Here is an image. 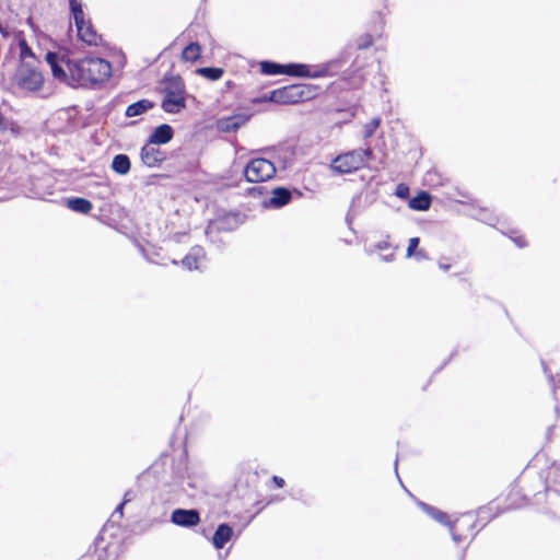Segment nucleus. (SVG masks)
I'll return each mask as SVG.
<instances>
[{"mask_svg":"<svg viewBox=\"0 0 560 560\" xmlns=\"http://www.w3.org/2000/svg\"><path fill=\"white\" fill-rule=\"evenodd\" d=\"M46 61L51 68L55 79L66 81L71 85L93 86L103 83L112 75V66L102 58H83L67 63L69 75L60 66L59 55L52 51L46 54Z\"/></svg>","mask_w":560,"mask_h":560,"instance_id":"obj_1","label":"nucleus"},{"mask_svg":"<svg viewBox=\"0 0 560 560\" xmlns=\"http://www.w3.org/2000/svg\"><path fill=\"white\" fill-rule=\"evenodd\" d=\"M339 60H329L319 65H305V63H288L280 65L271 61H264L260 63V69L264 74H288L299 78L319 79L337 74V67Z\"/></svg>","mask_w":560,"mask_h":560,"instance_id":"obj_2","label":"nucleus"},{"mask_svg":"<svg viewBox=\"0 0 560 560\" xmlns=\"http://www.w3.org/2000/svg\"><path fill=\"white\" fill-rule=\"evenodd\" d=\"M316 88L311 84H292L272 90L260 100L277 104H295L310 100L315 94Z\"/></svg>","mask_w":560,"mask_h":560,"instance_id":"obj_3","label":"nucleus"},{"mask_svg":"<svg viewBox=\"0 0 560 560\" xmlns=\"http://www.w3.org/2000/svg\"><path fill=\"white\" fill-rule=\"evenodd\" d=\"M162 108L170 114H177L185 108V84L179 77H172L164 82Z\"/></svg>","mask_w":560,"mask_h":560,"instance_id":"obj_4","label":"nucleus"},{"mask_svg":"<svg viewBox=\"0 0 560 560\" xmlns=\"http://www.w3.org/2000/svg\"><path fill=\"white\" fill-rule=\"evenodd\" d=\"M40 65L19 63L13 81L16 86L26 92H38L44 85Z\"/></svg>","mask_w":560,"mask_h":560,"instance_id":"obj_5","label":"nucleus"},{"mask_svg":"<svg viewBox=\"0 0 560 560\" xmlns=\"http://www.w3.org/2000/svg\"><path fill=\"white\" fill-rule=\"evenodd\" d=\"M371 155L372 150L369 145L364 149L352 150L335 158L331 168L338 173H352L363 167Z\"/></svg>","mask_w":560,"mask_h":560,"instance_id":"obj_6","label":"nucleus"},{"mask_svg":"<svg viewBox=\"0 0 560 560\" xmlns=\"http://www.w3.org/2000/svg\"><path fill=\"white\" fill-rule=\"evenodd\" d=\"M69 7L77 26L79 38L88 45H98L101 36L93 28L91 22L85 20V14L81 1L69 0Z\"/></svg>","mask_w":560,"mask_h":560,"instance_id":"obj_7","label":"nucleus"},{"mask_svg":"<svg viewBox=\"0 0 560 560\" xmlns=\"http://www.w3.org/2000/svg\"><path fill=\"white\" fill-rule=\"evenodd\" d=\"M418 505L421 508V510L423 512H425L430 517H432L433 520H435L436 522L443 524V525H446L450 527V530H451V535H452V538L453 540L456 542V544H459L464 540H466V536H463L462 534L458 533V529H459V521H456V522H450L448 521V516L446 513L435 509L434 506H431L424 502H418Z\"/></svg>","mask_w":560,"mask_h":560,"instance_id":"obj_8","label":"nucleus"},{"mask_svg":"<svg viewBox=\"0 0 560 560\" xmlns=\"http://www.w3.org/2000/svg\"><path fill=\"white\" fill-rule=\"evenodd\" d=\"M31 179V191L27 196L39 199H47L54 196L52 184L56 183L55 177H28Z\"/></svg>","mask_w":560,"mask_h":560,"instance_id":"obj_9","label":"nucleus"},{"mask_svg":"<svg viewBox=\"0 0 560 560\" xmlns=\"http://www.w3.org/2000/svg\"><path fill=\"white\" fill-rule=\"evenodd\" d=\"M277 171L278 167L275 162L264 158H256L246 164L243 175H275Z\"/></svg>","mask_w":560,"mask_h":560,"instance_id":"obj_10","label":"nucleus"},{"mask_svg":"<svg viewBox=\"0 0 560 560\" xmlns=\"http://www.w3.org/2000/svg\"><path fill=\"white\" fill-rule=\"evenodd\" d=\"M171 522L182 527H194L199 524L200 514L194 509H176L172 512Z\"/></svg>","mask_w":560,"mask_h":560,"instance_id":"obj_11","label":"nucleus"},{"mask_svg":"<svg viewBox=\"0 0 560 560\" xmlns=\"http://www.w3.org/2000/svg\"><path fill=\"white\" fill-rule=\"evenodd\" d=\"M292 192L284 187H277L272 189L271 197L262 201L264 208L279 209L288 205L291 200Z\"/></svg>","mask_w":560,"mask_h":560,"instance_id":"obj_12","label":"nucleus"},{"mask_svg":"<svg viewBox=\"0 0 560 560\" xmlns=\"http://www.w3.org/2000/svg\"><path fill=\"white\" fill-rule=\"evenodd\" d=\"M546 494L549 500L560 499V467H551L546 478Z\"/></svg>","mask_w":560,"mask_h":560,"instance_id":"obj_13","label":"nucleus"},{"mask_svg":"<svg viewBox=\"0 0 560 560\" xmlns=\"http://www.w3.org/2000/svg\"><path fill=\"white\" fill-rule=\"evenodd\" d=\"M206 259V253L201 246H194L189 253L183 258L182 265L188 269H200L202 262Z\"/></svg>","mask_w":560,"mask_h":560,"instance_id":"obj_14","label":"nucleus"},{"mask_svg":"<svg viewBox=\"0 0 560 560\" xmlns=\"http://www.w3.org/2000/svg\"><path fill=\"white\" fill-rule=\"evenodd\" d=\"M140 158L143 164L149 167H154L164 160V153L152 145V143H147L141 149Z\"/></svg>","mask_w":560,"mask_h":560,"instance_id":"obj_15","label":"nucleus"},{"mask_svg":"<svg viewBox=\"0 0 560 560\" xmlns=\"http://www.w3.org/2000/svg\"><path fill=\"white\" fill-rule=\"evenodd\" d=\"M373 44V38L370 34H364L362 36H360L355 43H354V46L350 45L347 47V49L343 51L341 58H338L337 60H339V65L338 67L336 68L337 69V73L339 72L340 68H341V63L343 62V60L348 57H350L352 55V50L353 49H357V50H363V49H366L369 48L370 46H372Z\"/></svg>","mask_w":560,"mask_h":560,"instance_id":"obj_16","label":"nucleus"},{"mask_svg":"<svg viewBox=\"0 0 560 560\" xmlns=\"http://www.w3.org/2000/svg\"><path fill=\"white\" fill-rule=\"evenodd\" d=\"M232 536L233 528L226 523L220 524L212 537L214 548L222 549L231 540Z\"/></svg>","mask_w":560,"mask_h":560,"instance_id":"obj_17","label":"nucleus"},{"mask_svg":"<svg viewBox=\"0 0 560 560\" xmlns=\"http://www.w3.org/2000/svg\"><path fill=\"white\" fill-rule=\"evenodd\" d=\"M173 138V129L170 125L163 124L156 127L150 136L149 143L152 145L167 143Z\"/></svg>","mask_w":560,"mask_h":560,"instance_id":"obj_18","label":"nucleus"},{"mask_svg":"<svg viewBox=\"0 0 560 560\" xmlns=\"http://www.w3.org/2000/svg\"><path fill=\"white\" fill-rule=\"evenodd\" d=\"M247 117L244 115H235L219 120V128L224 132L235 131L247 121Z\"/></svg>","mask_w":560,"mask_h":560,"instance_id":"obj_19","label":"nucleus"},{"mask_svg":"<svg viewBox=\"0 0 560 560\" xmlns=\"http://www.w3.org/2000/svg\"><path fill=\"white\" fill-rule=\"evenodd\" d=\"M19 63L40 65V60L27 45L25 39L19 42Z\"/></svg>","mask_w":560,"mask_h":560,"instance_id":"obj_20","label":"nucleus"},{"mask_svg":"<svg viewBox=\"0 0 560 560\" xmlns=\"http://www.w3.org/2000/svg\"><path fill=\"white\" fill-rule=\"evenodd\" d=\"M153 106H154L153 102H151L147 98H143L133 104H130L127 107L125 115L127 117L140 116V115L144 114L145 112H148L149 109L153 108Z\"/></svg>","mask_w":560,"mask_h":560,"instance_id":"obj_21","label":"nucleus"},{"mask_svg":"<svg viewBox=\"0 0 560 560\" xmlns=\"http://www.w3.org/2000/svg\"><path fill=\"white\" fill-rule=\"evenodd\" d=\"M66 203L70 210L79 213H88L92 209V203L83 198H69Z\"/></svg>","mask_w":560,"mask_h":560,"instance_id":"obj_22","label":"nucleus"},{"mask_svg":"<svg viewBox=\"0 0 560 560\" xmlns=\"http://www.w3.org/2000/svg\"><path fill=\"white\" fill-rule=\"evenodd\" d=\"M431 199L429 194L422 191L409 200V207L413 210L424 211L430 208Z\"/></svg>","mask_w":560,"mask_h":560,"instance_id":"obj_23","label":"nucleus"},{"mask_svg":"<svg viewBox=\"0 0 560 560\" xmlns=\"http://www.w3.org/2000/svg\"><path fill=\"white\" fill-rule=\"evenodd\" d=\"M114 172L124 175L130 170V160L126 154H117L112 162Z\"/></svg>","mask_w":560,"mask_h":560,"instance_id":"obj_24","label":"nucleus"},{"mask_svg":"<svg viewBox=\"0 0 560 560\" xmlns=\"http://www.w3.org/2000/svg\"><path fill=\"white\" fill-rule=\"evenodd\" d=\"M201 54V47L198 43H190L187 45L182 52V58L185 61L194 62L198 60Z\"/></svg>","mask_w":560,"mask_h":560,"instance_id":"obj_25","label":"nucleus"},{"mask_svg":"<svg viewBox=\"0 0 560 560\" xmlns=\"http://www.w3.org/2000/svg\"><path fill=\"white\" fill-rule=\"evenodd\" d=\"M351 74H353V77L351 78L350 85L352 88H358L364 79V74L361 73V65L359 63V56L355 57V59L351 63Z\"/></svg>","mask_w":560,"mask_h":560,"instance_id":"obj_26","label":"nucleus"},{"mask_svg":"<svg viewBox=\"0 0 560 560\" xmlns=\"http://www.w3.org/2000/svg\"><path fill=\"white\" fill-rule=\"evenodd\" d=\"M197 72L211 81L219 80L223 75V70L214 67L200 68Z\"/></svg>","mask_w":560,"mask_h":560,"instance_id":"obj_27","label":"nucleus"},{"mask_svg":"<svg viewBox=\"0 0 560 560\" xmlns=\"http://www.w3.org/2000/svg\"><path fill=\"white\" fill-rule=\"evenodd\" d=\"M380 124H381V118L380 117H374L370 121L364 124V126H363V139L364 140L370 139L374 135L376 129L380 127Z\"/></svg>","mask_w":560,"mask_h":560,"instance_id":"obj_28","label":"nucleus"},{"mask_svg":"<svg viewBox=\"0 0 560 560\" xmlns=\"http://www.w3.org/2000/svg\"><path fill=\"white\" fill-rule=\"evenodd\" d=\"M419 237H411L409 240V243H408V247H407V257H412L417 252V247L419 245Z\"/></svg>","mask_w":560,"mask_h":560,"instance_id":"obj_29","label":"nucleus"},{"mask_svg":"<svg viewBox=\"0 0 560 560\" xmlns=\"http://www.w3.org/2000/svg\"><path fill=\"white\" fill-rule=\"evenodd\" d=\"M396 195L402 199L408 198L409 197V187L405 184H399L396 189Z\"/></svg>","mask_w":560,"mask_h":560,"instance_id":"obj_30","label":"nucleus"},{"mask_svg":"<svg viewBox=\"0 0 560 560\" xmlns=\"http://www.w3.org/2000/svg\"><path fill=\"white\" fill-rule=\"evenodd\" d=\"M511 238L513 240V242L515 243V245H516L517 247H520V248L525 247V246L527 245L526 240H525L523 236H521V235H517V236H515V237H512V236H511Z\"/></svg>","mask_w":560,"mask_h":560,"instance_id":"obj_31","label":"nucleus"},{"mask_svg":"<svg viewBox=\"0 0 560 560\" xmlns=\"http://www.w3.org/2000/svg\"><path fill=\"white\" fill-rule=\"evenodd\" d=\"M389 247V243L387 240H383L374 245L375 250H385Z\"/></svg>","mask_w":560,"mask_h":560,"instance_id":"obj_32","label":"nucleus"},{"mask_svg":"<svg viewBox=\"0 0 560 560\" xmlns=\"http://www.w3.org/2000/svg\"><path fill=\"white\" fill-rule=\"evenodd\" d=\"M109 192H110L109 187L107 185H104L102 187V189L98 192H96L95 195H97L100 198H106L109 195Z\"/></svg>","mask_w":560,"mask_h":560,"instance_id":"obj_33","label":"nucleus"},{"mask_svg":"<svg viewBox=\"0 0 560 560\" xmlns=\"http://www.w3.org/2000/svg\"><path fill=\"white\" fill-rule=\"evenodd\" d=\"M272 481L275 482V485L278 487V488H282L284 486V479L279 477V476H273L272 477Z\"/></svg>","mask_w":560,"mask_h":560,"instance_id":"obj_34","label":"nucleus"},{"mask_svg":"<svg viewBox=\"0 0 560 560\" xmlns=\"http://www.w3.org/2000/svg\"><path fill=\"white\" fill-rule=\"evenodd\" d=\"M125 504H126V503H124V502H122V503H120V504L116 508V510L114 511V513H113L112 517H115L116 515H118V516L120 517V516L122 515V509H124V505H125Z\"/></svg>","mask_w":560,"mask_h":560,"instance_id":"obj_35","label":"nucleus"},{"mask_svg":"<svg viewBox=\"0 0 560 560\" xmlns=\"http://www.w3.org/2000/svg\"><path fill=\"white\" fill-rule=\"evenodd\" d=\"M268 177H257V178H253L250 176H247L246 179L247 182H250V183H258V182H264L265 179H267Z\"/></svg>","mask_w":560,"mask_h":560,"instance_id":"obj_36","label":"nucleus"},{"mask_svg":"<svg viewBox=\"0 0 560 560\" xmlns=\"http://www.w3.org/2000/svg\"><path fill=\"white\" fill-rule=\"evenodd\" d=\"M415 256H416L417 259H422V258L425 259L427 258V255H425V253L422 249L418 250L415 254Z\"/></svg>","mask_w":560,"mask_h":560,"instance_id":"obj_37","label":"nucleus"},{"mask_svg":"<svg viewBox=\"0 0 560 560\" xmlns=\"http://www.w3.org/2000/svg\"><path fill=\"white\" fill-rule=\"evenodd\" d=\"M131 499H132V492H131V491H127V492L125 493V497H124V501H122V502H124V503H127V502L131 501Z\"/></svg>","mask_w":560,"mask_h":560,"instance_id":"obj_38","label":"nucleus"},{"mask_svg":"<svg viewBox=\"0 0 560 560\" xmlns=\"http://www.w3.org/2000/svg\"><path fill=\"white\" fill-rule=\"evenodd\" d=\"M381 259L384 260V261H393L394 260V254L383 255V256H381Z\"/></svg>","mask_w":560,"mask_h":560,"instance_id":"obj_39","label":"nucleus"},{"mask_svg":"<svg viewBox=\"0 0 560 560\" xmlns=\"http://www.w3.org/2000/svg\"><path fill=\"white\" fill-rule=\"evenodd\" d=\"M439 267H440L443 271H447V270L450 269V267H451V266H450V265H447V264H442V262H440V264H439Z\"/></svg>","mask_w":560,"mask_h":560,"instance_id":"obj_40","label":"nucleus"},{"mask_svg":"<svg viewBox=\"0 0 560 560\" xmlns=\"http://www.w3.org/2000/svg\"><path fill=\"white\" fill-rule=\"evenodd\" d=\"M305 189H306L307 191H310V192H313V191H314V187H312V186H311V184H310V185H305Z\"/></svg>","mask_w":560,"mask_h":560,"instance_id":"obj_41","label":"nucleus"},{"mask_svg":"<svg viewBox=\"0 0 560 560\" xmlns=\"http://www.w3.org/2000/svg\"><path fill=\"white\" fill-rule=\"evenodd\" d=\"M294 191H295L299 196H305V194H303L302 191H300V190H298V189H295Z\"/></svg>","mask_w":560,"mask_h":560,"instance_id":"obj_42","label":"nucleus"},{"mask_svg":"<svg viewBox=\"0 0 560 560\" xmlns=\"http://www.w3.org/2000/svg\"><path fill=\"white\" fill-rule=\"evenodd\" d=\"M466 526H472L471 520H469V522L466 523Z\"/></svg>","mask_w":560,"mask_h":560,"instance_id":"obj_43","label":"nucleus"},{"mask_svg":"<svg viewBox=\"0 0 560 560\" xmlns=\"http://www.w3.org/2000/svg\"><path fill=\"white\" fill-rule=\"evenodd\" d=\"M0 32H1L2 34H4L3 28H2L1 26H0Z\"/></svg>","mask_w":560,"mask_h":560,"instance_id":"obj_44","label":"nucleus"},{"mask_svg":"<svg viewBox=\"0 0 560 560\" xmlns=\"http://www.w3.org/2000/svg\"><path fill=\"white\" fill-rule=\"evenodd\" d=\"M2 198H3V197H2V196H0V199H2Z\"/></svg>","mask_w":560,"mask_h":560,"instance_id":"obj_45","label":"nucleus"}]
</instances>
